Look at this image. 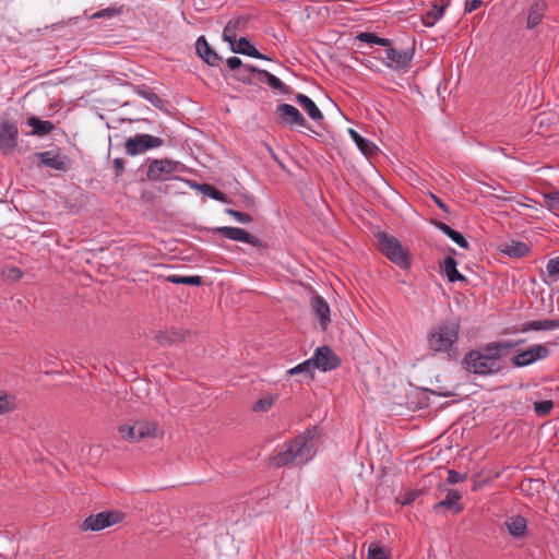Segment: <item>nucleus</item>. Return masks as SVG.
I'll list each match as a JSON object with an SVG mask.
<instances>
[{
    "instance_id": "nucleus-38",
    "label": "nucleus",
    "mask_w": 559,
    "mask_h": 559,
    "mask_svg": "<svg viewBox=\"0 0 559 559\" xmlns=\"http://www.w3.org/2000/svg\"><path fill=\"white\" fill-rule=\"evenodd\" d=\"M16 407L15 397L9 394H0V415L14 411Z\"/></svg>"
},
{
    "instance_id": "nucleus-56",
    "label": "nucleus",
    "mask_w": 559,
    "mask_h": 559,
    "mask_svg": "<svg viewBox=\"0 0 559 559\" xmlns=\"http://www.w3.org/2000/svg\"><path fill=\"white\" fill-rule=\"evenodd\" d=\"M347 559H357L355 556H349Z\"/></svg>"
},
{
    "instance_id": "nucleus-11",
    "label": "nucleus",
    "mask_w": 559,
    "mask_h": 559,
    "mask_svg": "<svg viewBox=\"0 0 559 559\" xmlns=\"http://www.w3.org/2000/svg\"><path fill=\"white\" fill-rule=\"evenodd\" d=\"M385 56L389 60L385 66L392 70H404L409 67V63L414 57V48L396 49L389 47L385 49Z\"/></svg>"
},
{
    "instance_id": "nucleus-43",
    "label": "nucleus",
    "mask_w": 559,
    "mask_h": 559,
    "mask_svg": "<svg viewBox=\"0 0 559 559\" xmlns=\"http://www.w3.org/2000/svg\"><path fill=\"white\" fill-rule=\"evenodd\" d=\"M225 213L233 216L240 224H249L252 222L251 215L240 211H236L234 209H226Z\"/></svg>"
},
{
    "instance_id": "nucleus-7",
    "label": "nucleus",
    "mask_w": 559,
    "mask_h": 559,
    "mask_svg": "<svg viewBox=\"0 0 559 559\" xmlns=\"http://www.w3.org/2000/svg\"><path fill=\"white\" fill-rule=\"evenodd\" d=\"M183 167L178 160L153 159L147 167L146 177L150 181H165L170 179L173 174L182 171Z\"/></svg>"
},
{
    "instance_id": "nucleus-37",
    "label": "nucleus",
    "mask_w": 559,
    "mask_h": 559,
    "mask_svg": "<svg viewBox=\"0 0 559 559\" xmlns=\"http://www.w3.org/2000/svg\"><path fill=\"white\" fill-rule=\"evenodd\" d=\"M367 559H389V556L380 544L371 543L368 547Z\"/></svg>"
},
{
    "instance_id": "nucleus-23",
    "label": "nucleus",
    "mask_w": 559,
    "mask_h": 559,
    "mask_svg": "<svg viewBox=\"0 0 559 559\" xmlns=\"http://www.w3.org/2000/svg\"><path fill=\"white\" fill-rule=\"evenodd\" d=\"M27 124L32 128L31 134L44 136L50 133L55 126L49 120H41L35 116L27 118Z\"/></svg>"
},
{
    "instance_id": "nucleus-5",
    "label": "nucleus",
    "mask_w": 559,
    "mask_h": 559,
    "mask_svg": "<svg viewBox=\"0 0 559 559\" xmlns=\"http://www.w3.org/2000/svg\"><path fill=\"white\" fill-rule=\"evenodd\" d=\"M119 432L124 439L141 441L157 437L158 426L155 421L141 419L136 420L133 425H121Z\"/></svg>"
},
{
    "instance_id": "nucleus-3",
    "label": "nucleus",
    "mask_w": 559,
    "mask_h": 559,
    "mask_svg": "<svg viewBox=\"0 0 559 559\" xmlns=\"http://www.w3.org/2000/svg\"><path fill=\"white\" fill-rule=\"evenodd\" d=\"M460 322L455 319L442 321L428 333V346L433 352L450 354L457 343Z\"/></svg>"
},
{
    "instance_id": "nucleus-12",
    "label": "nucleus",
    "mask_w": 559,
    "mask_h": 559,
    "mask_svg": "<svg viewBox=\"0 0 559 559\" xmlns=\"http://www.w3.org/2000/svg\"><path fill=\"white\" fill-rule=\"evenodd\" d=\"M214 234H219L227 239L234 240V241H240L245 243L252 245L254 247H260L261 240L248 233L247 230L239 228V227H231V226H221L213 229Z\"/></svg>"
},
{
    "instance_id": "nucleus-27",
    "label": "nucleus",
    "mask_w": 559,
    "mask_h": 559,
    "mask_svg": "<svg viewBox=\"0 0 559 559\" xmlns=\"http://www.w3.org/2000/svg\"><path fill=\"white\" fill-rule=\"evenodd\" d=\"M259 79L261 82L266 83L273 90H276L282 94H288L290 92L286 84H284L277 76L266 70L261 69V71H259Z\"/></svg>"
},
{
    "instance_id": "nucleus-9",
    "label": "nucleus",
    "mask_w": 559,
    "mask_h": 559,
    "mask_svg": "<svg viewBox=\"0 0 559 559\" xmlns=\"http://www.w3.org/2000/svg\"><path fill=\"white\" fill-rule=\"evenodd\" d=\"M549 354L550 350L546 345L535 344L513 355L511 364L516 368L527 367L536 361L546 359Z\"/></svg>"
},
{
    "instance_id": "nucleus-16",
    "label": "nucleus",
    "mask_w": 559,
    "mask_h": 559,
    "mask_svg": "<svg viewBox=\"0 0 559 559\" xmlns=\"http://www.w3.org/2000/svg\"><path fill=\"white\" fill-rule=\"evenodd\" d=\"M230 50L235 53H240L245 56H249L257 59L270 60V58L263 53H261L247 37H240L239 39H235V41L228 43Z\"/></svg>"
},
{
    "instance_id": "nucleus-2",
    "label": "nucleus",
    "mask_w": 559,
    "mask_h": 559,
    "mask_svg": "<svg viewBox=\"0 0 559 559\" xmlns=\"http://www.w3.org/2000/svg\"><path fill=\"white\" fill-rule=\"evenodd\" d=\"M319 436L317 428H308L301 435L292 440L285 450L280 451L272 457L271 464L274 467L288 465H302L312 460L317 453Z\"/></svg>"
},
{
    "instance_id": "nucleus-44",
    "label": "nucleus",
    "mask_w": 559,
    "mask_h": 559,
    "mask_svg": "<svg viewBox=\"0 0 559 559\" xmlns=\"http://www.w3.org/2000/svg\"><path fill=\"white\" fill-rule=\"evenodd\" d=\"M546 270L550 277L558 276L559 275V257L550 259L547 262Z\"/></svg>"
},
{
    "instance_id": "nucleus-51",
    "label": "nucleus",
    "mask_w": 559,
    "mask_h": 559,
    "mask_svg": "<svg viewBox=\"0 0 559 559\" xmlns=\"http://www.w3.org/2000/svg\"><path fill=\"white\" fill-rule=\"evenodd\" d=\"M155 340L162 345L169 344L173 342V338L165 332H158L155 336Z\"/></svg>"
},
{
    "instance_id": "nucleus-31",
    "label": "nucleus",
    "mask_w": 559,
    "mask_h": 559,
    "mask_svg": "<svg viewBox=\"0 0 559 559\" xmlns=\"http://www.w3.org/2000/svg\"><path fill=\"white\" fill-rule=\"evenodd\" d=\"M509 533L514 537H522L526 531V520L521 515H514L506 521Z\"/></svg>"
},
{
    "instance_id": "nucleus-6",
    "label": "nucleus",
    "mask_w": 559,
    "mask_h": 559,
    "mask_svg": "<svg viewBox=\"0 0 559 559\" xmlns=\"http://www.w3.org/2000/svg\"><path fill=\"white\" fill-rule=\"evenodd\" d=\"M164 145V140L147 133H136L126 140L123 147L129 156L144 154L153 148Z\"/></svg>"
},
{
    "instance_id": "nucleus-52",
    "label": "nucleus",
    "mask_w": 559,
    "mask_h": 559,
    "mask_svg": "<svg viewBox=\"0 0 559 559\" xmlns=\"http://www.w3.org/2000/svg\"><path fill=\"white\" fill-rule=\"evenodd\" d=\"M431 197H432V199H433L435 203L438 205V207H439L440 210H442V211H443V212H445V213H449V212H450L449 206H448V205H447V204H445V203H444L440 198H438V197H436V195H433V194H432Z\"/></svg>"
},
{
    "instance_id": "nucleus-20",
    "label": "nucleus",
    "mask_w": 559,
    "mask_h": 559,
    "mask_svg": "<svg viewBox=\"0 0 559 559\" xmlns=\"http://www.w3.org/2000/svg\"><path fill=\"white\" fill-rule=\"evenodd\" d=\"M545 10L546 3L544 1H534L528 11L526 27L535 28L542 22L543 16L545 14Z\"/></svg>"
},
{
    "instance_id": "nucleus-35",
    "label": "nucleus",
    "mask_w": 559,
    "mask_h": 559,
    "mask_svg": "<svg viewBox=\"0 0 559 559\" xmlns=\"http://www.w3.org/2000/svg\"><path fill=\"white\" fill-rule=\"evenodd\" d=\"M545 206L555 215H559V191L544 194Z\"/></svg>"
},
{
    "instance_id": "nucleus-17",
    "label": "nucleus",
    "mask_w": 559,
    "mask_h": 559,
    "mask_svg": "<svg viewBox=\"0 0 559 559\" xmlns=\"http://www.w3.org/2000/svg\"><path fill=\"white\" fill-rule=\"evenodd\" d=\"M310 306L312 312L320 321L321 329L325 330L331 321L329 304L323 297L316 295L311 298Z\"/></svg>"
},
{
    "instance_id": "nucleus-15",
    "label": "nucleus",
    "mask_w": 559,
    "mask_h": 559,
    "mask_svg": "<svg viewBox=\"0 0 559 559\" xmlns=\"http://www.w3.org/2000/svg\"><path fill=\"white\" fill-rule=\"evenodd\" d=\"M17 128L14 123L4 121L0 131V150L4 154L13 152L17 144Z\"/></svg>"
},
{
    "instance_id": "nucleus-8",
    "label": "nucleus",
    "mask_w": 559,
    "mask_h": 559,
    "mask_svg": "<svg viewBox=\"0 0 559 559\" xmlns=\"http://www.w3.org/2000/svg\"><path fill=\"white\" fill-rule=\"evenodd\" d=\"M123 513L117 510L103 511L97 514L88 515L81 524L82 531H102L106 527L112 526L122 522Z\"/></svg>"
},
{
    "instance_id": "nucleus-40",
    "label": "nucleus",
    "mask_w": 559,
    "mask_h": 559,
    "mask_svg": "<svg viewBox=\"0 0 559 559\" xmlns=\"http://www.w3.org/2000/svg\"><path fill=\"white\" fill-rule=\"evenodd\" d=\"M275 397L273 396H264L259 399L252 406L253 412H267L272 405L274 404Z\"/></svg>"
},
{
    "instance_id": "nucleus-33",
    "label": "nucleus",
    "mask_w": 559,
    "mask_h": 559,
    "mask_svg": "<svg viewBox=\"0 0 559 559\" xmlns=\"http://www.w3.org/2000/svg\"><path fill=\"white\" fill-rule=\"evenodd\" d=\"M166 281L173 284L178 285H190V286H200L202 284V276L200 275H178V274H171L166 276Z\"/></svg>"
},
{
    "instance_id": "nucleus-34",
    "label": "nucleus",
    "mask_w": 559,
    "mask_h": 559,
    "mask_svg": "<svg viewBox=\"0 0 559 559\" xmlns=\"http://www.w3.org/2000/svg\"><path fill=\"white\" fill-rule=\"evenodd\" d=\"M195 188L205 197L216 201L226 202V195L212 185L201 183L195 185Z\"/></svg>"
},
{
    "instance_id": "nucleus-47",
    "label": "nucleus",
    "mask_w": 559,
    "mask_h": 559,
    "mask_svg": "<svg viewBox=\"0 0 559 559\" xmlns=\"http://www.w3.org/2000/svg\"><path fill=\"white\" fill-rule=\"evenodd\" d=\"M112 167L115 169V176L120 177L124 171L126 162L121 157H117L112 160Z\"/></svg>"
},
{
    "instance_id": "nucleus-4",
    "label": "nucleus",
    "mask_w": 559,
    "mask_h": 559,
    "mask_svg": "<svg viewBox=\"0 0 559 559\" xmlns=\"http://www.w3.org/2000/svg\"><path fill=\"white\" fill-rule=\"evenodd\" d=\"M377 238L379 250L383 255L401 267L408 265L407 255L395 237L380 233Z\"/></svg>"
},
{
    "instance_id": "nucleus-53",
    "label": "nucleus",
    "mask_w": 559,
    "mask_h": 559,
    "mask_svg": "<svg viewBox=\"0 0 559 559\" xmlns=\"http://www.w3.org/2000/svg\"><path fill=\"white\" fill-rule=\"evenodd\" d=\"M497 344H510L511 347H510V352L516 347V346H520L524 343V340H519V341H499V342H496Z\"/></svg>"
},
{
    "instance_id": "nucleus-21",
    "label": "nucleus",
    "mask_w": 559,
    "mask_h": 559,
    "mask_svg": "<svg viewBox=\"0 0 559 559\" xmlns=\"http://www.w3.org/2000/svg\"><path fill=\"white\" fill-rule=\"evenodd\" d=\"M296 102L305 109V111L312 120L319 121L323 119V114L321 112V110L318 108L314 102L307 95L300 93L297 94Z\"/></svg>"
},
{
    "instance_id": "nucleus-46",
    "label": "nucleus",
    "mask_w": 559,
    "mask_h": 559,
    "mask_svg": "<svg viewBox=\"0 0 559 559\" xmlns=\"http://www.w3.org/2000/svg\"><path fill=\"white\" fill-rule=\"evenodd\" d=\"M356 38L361 43H368L371 45H376V43L378 40V36L376 34L369 33V32H361L356 36Z\"/></svg>"
},
{
    "instance_id": "nucleus-30",
    "label": "nucleus",
    "mask_w": 559,
    "mask_h": 559,
    "mask_svg": "<svg viewBox=\"0 0 559 559\" xmlns=\"http://www.w3.org/2000/svg\"><path fill=\"white\" fill-rule=\"evenodd\" d=\"M261 69H258L254 66L251 64H241V68L237 69L234 72V78L243 83V84H252L253 83V75L258 74Z\"/></svg>"
},
{
    "instance_id": "nucleus-42",
    "label": "nucleus",
    "mask_w": 559,
    "mask_h": 559,
    "mask_svg": "<svg viewBox=\"0 0 559 559\" xmlns=\"http://www.w3.org/2000/svg\"><path fill=\"white\" fill-rule=\"evenodd\" d=\"M2 275L5 281L17 282L22 278L23 273L20 269L15 266H7L2 271Z\"/></svg>"
},
{
    "instance_id": "nucleus-45",
    "label": "nucleus",
    "mask_w": 559,
    "mask_h": 559,
    "mask_svg": "<svg viewBox=\"0 0 559 559\" xmlns=\"http://www.w3.org/2000/svg\"><path fill=\"white\" fill-rule=\"evenodd\" d=\"M466 479V474H461L454 469L448 471V483L451 485L459 484Z\"/></svg>"
},
{
    "instance_id": "nucleus-54",
    "label": "nucleus",
    "mask_w": 559,
    "mask_h": 559,
    "mask_svg": "<svg viewBox=\"0 0 559 559\" xmlns=\"http://www.w3.org/2000/svg\"><path fill=\"white\" fill-rule=\"evenodd\" d=\"M376 45L389 48L392 46V41L389 38H383V37L378 36V40H377Z\"/></svg>"
},
{
    "instance_id": "nucleus-36",
    "label": "nucleus",
    "mask_w": 559,
    "mask_h": 559,
    "mask_svg": "<svg viewBox=\"0 0 559 559\" xmlns=\"http://www.w3.org/2000/svg\"><path fill=\"white\" fill-rule=\"evenodd\" d=\"M530 248L524 242H513L508 246L506 249V253L510 257L520 258L524 257L528 253Z\"/></svg>"
},
{
    "instance_id": "nucleus-41",
    "label": "nucleus",
    "mask_w": 559,
    "mask_h": 559,
    "mask_svg": "<svg viewBox=\"0 0 559 559\" xmlns=\"http://www.w3.org/2000/svg\"><path fill=\"white\" fill-rule=\"evenodd\" d=\"M554 403L550 400L539 401L534 403V411L538 417H544L550 413Z\"/></svg>"
},
{
    "instance_id": "nucleus-13",
    "label": "nucleus",
    "mask_w": 559,
    "mask_h": 559,
    "mask_svg": "<svg viewBox=\"0 0 559 559\" xmlns=\"http://www.w3.org/2000/svg\"><path fill=\"white\" fill-rule=\"evenodd\" d=\"M276 115L281 122L290 127L307 128V121L302 114L293 105L282 103L276 107Z\"/></svg>"
},
{
    "instance_id": "nucleus-55",
    "label": "nucleus",
    "mask_w": 559,
    "mask_h": 559,
    "mask_svg": "<svg viewBox=\"0 0 559 559\" xmlns=\"http://www.w3.org/2000/svg\"><path fill=\"white\" fill-rule=\"evenodd\" d=\"M415 499V495L407 496L406 500L403 502L404 504L411 503Z\"/></svg>"
},
{
    "instance_id": "nucleus-49",
    "label": "nucleus",
    "mask_w": 559,
    "mask_h": 559,
    "mask_svg": "<svg viewBox=\"0 0 559 559\" xmlns=\"http://www.w3.org/2000/svg\"><path fill=\"white\" fill-rule=\"evenodd\" d=\"M226 63H227V67H228L231 71H234V72H235L237 69L241 68V64H243V63H242V61H241V59H240V58H238V57H230V58H228V59H227V61H226Z\"/></svg>"
},
{
    "instance_id": "nucleus-22",
    "label": "nucleus",
    "mask_w": 559,
    "mask_h": 559,
    "mask_svg": "<svg viewBox=\"0 0 559 559\" xmlns=\"http://www.w3.org/2000/svg\"><path fill=\"white\" fill-rule=\"evenodd\" d=\"M461 493L455 489H449L447 491V496L443 500L437 502L433 506L435 511H439L441 508L452 509L455 512H460L462 510V507L460 506L459 501L461 499Z\"/></svg>"
},
{
    "instance_id": "nucleus-29",
    "label": "nucleus",
    "mask_w": 559,
    "mask_h": 559,
    "mask_svg": "<svg viewBox=\"0 0 559 559\" xmlns=\"http://www.w3.org/2000/svg\"><path fill=\"white\" fill-rule=\"evenodd\" d=\"M133 91L136 95L147 100L155 108H162L163 99L151 87L146 85H136L133 87Z\"/></svg>"
},
{
    "instance_id": "nucleus-39",
    "label": "nucleus",
    "mask_w": 559,
    "mask_h": 559,
    "mask_svg": "<svg viewBox=\"0 0 559 559\" xmlns=\"http://www.w3.org/2000/svg\"><path fill=\"white\" fill-rule=\"evenodd\" d=\"M314 369L316 368L311 361V358H309V359L302 361L301 364L295 366L294 368L289 369L288 373L289 374L305 373L306 376H311Z\"/></svg>"
},
{
    "instance_id": "nucleus-25",
    "label": "nucleus",
    "mask_w": 559,
    "mask_h": 559,
    "mask_svg": "<svg viewBox=\"0 0 559 559\" xmlns=\"http://www.w3.org/2000/svg\"><path fill=\"white\" fill-rule=\"evenodd\" d=\"M559 329V320L546 319V320H533L525 322L522 328V332L527 331H551Z\"/></svg>"
},
{
    "instance_id": "nucleus-50",
    "label": "nucleus",
    "mask_w": 559,
    "mask_h": 559,
    "mask_svg": "<svg viewBox=\"0 0 559 559\" xmlns=\"http://www.w3.org/2000/svg\"><path fill=\"white\" fill-rule=\"evenodd\" d=\"M115 14H116V10L108 8V9H104V10L95 12L92 15V19H102V17H105V16H114Z\"/></svg>"
},
{
    "instance_id": "nucleus-14",
    "label": "nucleus",
    "mask_w": 559,
    "mask_h": 559,
    "mask_svg": "<svg viewBox=\"0 0 559 559\" xmlns=\"http://www.w3.org/2000/svg\"><path fill=\"white\" fill-rule=\"evenodd\" d=\"M38 162L53 170L67 171L68 157L55 151H44L36 154Z\"/></svg>"
},
{
    "instance_id": "nucleus-18",
    "label": "nucleus",
    "mask_w": 559,
    "mask_h": 559,
    "mask_svg": "<svg viewBox=\"0 0 559 559\" xmlns=\"http://www.w3.org/2000/svg\"><path fill=\"white\" fill-rule=\"evenodd\" d=\"M195 50L198 56L209 66L215 67L217 66L221 57L217 52L210 46L206 38L204 36H200L195 41Z\"/></svg>"
},
{
    "instance_id": "nucleus-26",
    "label": "nucleus",
    "mask_w": 559,
    "mask_h": 559,
    "mask_svg": "<svg viewBox=\"0 0 559 559\" xmlns=\"http://www.w3.org/2000/svg\"><path fill=\"white\" fill-rule=\"evenodd\" d=\"M436 226L462 249L469 248V242L460 231L453 229L448 224L442 222L436 223Z\"/></svg>"
},
{
    "instance_id": "nucleus-1",
    "label": "nucleus",
    "mask_w": 559,
    "mask_h": 559,
    "mask_svg": "<svg viewBox=\"0 0 559 559\" xmlns=\"http://www.w3.org/2000/svg\"><path fill=\"white\" fill-rule=\"evenodd\" d=\"M510 344L487 343L480 349L467 352L462 360L463 367L468 373L476 376L497 374L503 370L500 360L510 353Z\"/></svg>"
},
{
    "instance_id": "nucleus-32",
    "label": "nucleus",
    "mask_w": 559,
    "mask_h": 559,
    "mask_svg": "<svg viewBox=\"0 0 559 559\" xmlns=\"http://www.w3.org/2000/svg\"><path fill=\"white\" fill-rule=\"evenodd\" d=\"M444 9L443 4L433 3L423 17L424 25L433 26L443 16Z\"/></svg>"
},
{
    "instance_id": "nucleus-19",
    "label": "nucleus",
    "mask_w": 559,
    "mask_h": 559,
    "mask_svg": "<svg viewBox=\"0 0 559 559\" xmlns=\"http://www.w3.org/2000/svg\"><path fill=\"white\" fill-rule=\"evenodd\" d=\"M248 20L249 19L247 16L241 15L228 21L224 27L223 40L226 43L235 41L237 33L245 31Z\"/></svg>"
},
{
    "instance_id": "nucleus-28",
    "label": "nucleus",
    "mask_w": 559,
    "mask_h": 559,
    "mask_svg": "<svg viewBox=\"0 0 559 559\" xmlns=\"http://www.w3.org/2000/svg\"><path fill=\"white\" fill-rule=\"evenodd\" d=\"M348 133L362 154L371 155L377 151L376 144L361 136L356 130L349 128Z\"/></svg>"
},
{
    "instance_id": "nucleus-24",
    "label": "nucleus",
    "mask_w": 559,
    "mask_h": 559,
    "mask_svg": "<svg viewBox=\"0 0 559 559\" xmlns=\"http://www.w3.org/2000/svg\"><path fill=\"white\" fill-rule=\"evenodd\" d=\"M456 265L457 262L452 257L445 258L441 264V270L444 272L450 283L466 281V277L457 271Z\"/></svg>"
},
{
    "instance_id": "nucleus-10",
    "label": "nucleus",
    "mask_w": 559,
    "mask_h": 559,
    "mask_svg": "<svg viewBox=\"0 0 559 559\" xmlns=\"http://www.w3.org/2000/svg\"><path fill=\"white\" fill-rule=\"evenodd\" d=\"M311 361L316 369L324 372L334 370L341 365V359L329 346L318 347L311 357Z\"/></svg>"
},
{
    "instance_id": "nucleus-48",
    "label": "nucleus",
    "mask_w": 559,
    "mask_h": 559,
    "mask_svg": "<svg viewBox=\"0 0 559 559\" xmlns=\"http://www.w3.org/2000/svg\"><path fill=\"white\" fill-rule=\"evenodd\" d=\"M481 4H483L481 0H467L465 3L464 11L466 13H472V12L476 11L477 9H479L481 7Z\"/></svg>"
}]
</instances>
